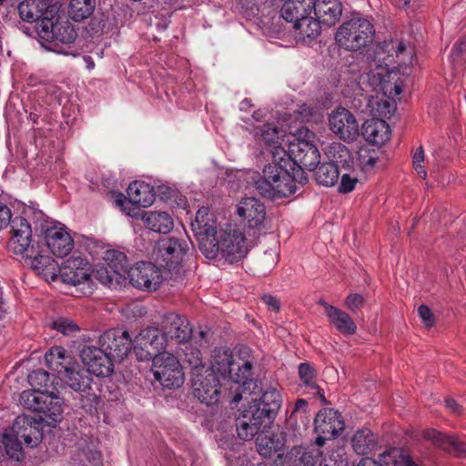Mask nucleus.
I'll use <instances>...</instances> for the list:
<instances>
[{"label": "nucleus", "mask_w": 466, "mask_h": 466, "mask_svg": "<svg viewBox=\"0 0 466 466\" xmlns=\"http://www.w3.org/2000/svg\"><path fill=\"white\" fill-rule=\"evenodd\" d=\"M238 215L247 220L249 228L260 229L264 228L266 208L258 199L245 198L237 209Z\"/></svg>", "instance_id": "nucleus-23"}, {"label": "nucleus", "mask_w": 466, "mask_h": 466, "mask_svg": "<svg viewBox=\"0 0 466 466\" xmlns=\"http://www.w3.org/2000/svg\"><path fill=\"white\" fill-rule=\"evenodd\" d=\"M214 246V256L206 257L214 259L221 256L227 262L233 264L243 259L248 254V246L244 234L238 229H220L216 240L211 243Z\"/></svg>", "instance_id": "nucleus-6"}, {"label": "nucleus", "mask_w": 466, "mask_h": 466, "mask_svg": "<svg viewBox=\"0 0 466 466\" xmlns=\"http://www.w3.org/2000/svg\"><path fill=\"white\" fill-rule=\"evenodd\" d=\"M63 282L77 286L90 280V265L81 257H71L59 267Z\"/></svg>", "instance_id": "nucleus-20"}, {"label": "nucleus", "mask_w": 466, "mask_h": 466, "mask_svg": "<svg viewBox=\"0 0 466 466\" xmlns=\"http://www.w3.org/2000/svg\"><path fill=\"white\" fill-rule=\"evenodd\" d=\"M365 299L364 298L358 293L350 294L345 299V306L350 309L352 312H355L357 309H360L364 305Z\"/></svg>", "instance_id": "nucleus-63"}, {"label": "nucleus", "mask_w": 466, "mask_h": 466, "mask_svg": "<svg viewBox=\"0 0 466 466\" xmlns=\"http://www.w3.org/2000/svg\"><path fill=\"white\" fill-rule=\"evenodd\" d=\"M98 344L115 361H122L131 351L133 339L127 330L110 329L99 337Z\"/></svg>", "instance_id": "nucleus-13"}, {"label": "nucleus", "mask_w": 466, "mask_h": 466, "mask_svg": "<svg viewBox=\"0 0 466 466\" xmlns=\"http://www.w3.org/2000/svg\"><path fill=\"white\" fill-rule=\"evenodd\" d=\"M423 437L432 441L435 446L456 457L466 458V443L456 436L446 435L433 429H428L424 431Z\"/></svg>", "instance_id": "nucleus-24"}, {"label": "nucleus", "mask_w": 466, "mask_h": 466, "mask_svg": "<svg viewBox=\"0 0 466 466\" xmlns=\"http://www.w3.org/2000/svg\"><path fill=\"white\" fill-rule=\"evenodd\" d=\"M329 319L332 325L342 334L353 335L357 331V325L352 318L345 311L337 309H329Z\"/></svg>", "instance_id": "nucleus-43"}, {"label": "nucleus", "mask_w": 466, "mask_h": 466, "mask_svg": "<svg viewBox=\"0 0 466 466\" xmlns=\"http://www.w3.org/2000/svg\"><path fill=\"white\" fill-rule=\"evenodd\" d=\"M299 375L301 381L309 388H317L315 382L316 370L309 362L300 363L299 366Z\"/></svg>", "instance_id": "nucleus-59"}, {"label": "nucleus", "mask_w": 466, "mask_h": 466, "mask_svg": "<svg viewBox=\"0 0 466 466\" xmlns=\"http://www.w3.org/2000/svg\"><path fill=\"white\" fill-rule=\"evenodd\" d=\"M315 431L327 437H338L344 430L345 424L340 413L334 409H323L314 419Z\"/></svg>", "instance_id": "nucleus-21"}, {"label": "nucleus", "mask_w": 466, "mask_h": 466, "mask_svg": "<svg viewBox=\"0 0 466 466\" xmlns=\"http://www.w3.org/2000/svg\"><path fill=\"white\" fill-rule=\"evenodd\" d=\"M394 49V44L392 41L378 44H369L364 49L367 61L369 63L374 62L377 66H389L392 62L393 54L391 50Z\"/></svg>", "instance_id": "nucleus-32"}, {"label": "nucleus", "mask_w": 466, "mask_h": 466, "mask_svg": "<svg viewBox=\"0 0 466 466\" xmlns=\"http://www.w3.org/2000/svg\"><path fill=\"white\" fill-rule=\"evenodd\" d=\"M80 357L88 373L96 377H106L113 372L114 359L101 346L85 347L81 350Z\"/></svg>", "instance_id": "nucleus-15"}, {"label": "nucleus", "mask_w": 466, "mask_h": 466, "mask_svg": "<svg viewBox=\"0 0 466 466\" xmlns=\"http://www.w3.org/2000/svg\"><path fill=\"white\" fill-rule=\"evenodd\" d=\"M356 164L364 172L370 171L380 158V147H358Z\"/></svg>", "instance_id": "nucleus-47"}, {"label": "nucleus", "mask_w": 466, "mask_h": 466, "mask_svg": "<svg viewBox=\"0 0 466 466\" xmlns=\"http://www.w3.org/2000/svg\"><path fill=\"white\" fill-rule=\"evenodd\" d=\"M187 251V242L174 237L161 239L154 248L153 258L158 267L163 268L165 279L171 282V285L184 280L182 261Z\"/></svg>", "instance_id": "nucleus-2"}, {"label": "nucleus", "mask_w": 466, "mask_h": 466, "mask_svg": "<svg viewBox=\"0 0 466 466\" xmlns=\"http://www.w3.org/2000/svg\"><path fill=\"white\" fill-rule=\"evenodd\" d=\"M288 132L293 140H289V146L297 144H303L304 146H317L319 138L317 134L309 129L307 126L300 125L299 127L289 125Z\"/></svg>", "instance_id": "nucleus-42"}, {"label": "nucleus", "mask_w": 466, "mask_h": 466, "mask_svg": "<svg viewBox=\"0 0 466 466\" xmlns=\"http://www.w3.org/2000/svg\"><path fill=\"white\" fill-rule=\"evenodd\" d=\"M167 343L159 328L147 327L142 329L133 339L134 352L141 361L154 360L160 357L165 350Z\"/></svg>", "instance_id": "nucleus-8"}, {"label": "nucleus", "mask_w": 466, "mask_h": 466, "mask_svg": "<svg viewBox=\"0 0 466 466\" xmlns=\"http://www.w3.org/2000/svg\"><path fill=\"white\" fill-rule=\"evenodd\" d=\"M321 114L319 110L316 106H308L307 104H303L299 106V107L293 112V114L284 113L281 115L279 119L283 121H289L291 118H294L296 122L299 123H309V122H318L321 118Z\"/></svg>", "instance_id": "nucleus-45"}, {"label": "nucleus", "mask_w": 466, "mask_h": 466, "mask_svg": "<svg viewBox=\"0 0 466 466\" xmlns=\"http://www.w3.org/2000/svg\"><path fill=\"white\" fill-rule=\"evenodd\" d=\"M21 438L16 436L11 430L8 432H5L1 439L6 455L17 461L24 459V452L20 441Z\"/></svg>", "instance_id": "nucleus-48"}, {"label": "nucleus", "mask_w": 466, "mask_h": 466, "mask_svg": "<svg viewBox=\"0 0 466 466\" xmlns=\"http://www.w3.org/2000/svg\"><path fill=\"white\" fill-rule=\"evenodd\" d=\"M104 260L106 264V268L115 274L116 280L118 277L127 278L129 268L127 255L124 252L108 249L105 252Z\"/></svg>", "instance_id": "nucleus-38"}, {"label": "nucleus", "mask_w": 466, "mask_h": 466, "mask_svg": "<svg viewBox=\"0 0 466 466\" xmlns=\"http://www.w3.org/2000/svg\"><path fill=\"white\" fill-rule=\"evenodd\" d=\"M328 154H332L333 158L330 160L337 167L341 166L343 168L350 169L355 163L354 157L349 147H329Z\"/></svg>", "instance_id": "nucleus-54"}, {"label": "nucleus", "mask_w": 466, "mask_h": 466, "mask_svg": "<svg viewBox=\"0 0 466 466\" xmlns=\"http://www.w3.org/2000/svg\"><path fill=\"white\" fill-rule=\"evenodd\" d=\"M211 369L214 374H220L223 379H228L231 371L235 370L236 362L233 358V354L228 348H216L211 355Z\"/></svg>", "instance_id": "nucleus-29"}, {"label": "nucleus", "mask_w": 466, "mask_h": 466, "mask_svg": "<svg viewBox=\"0 0 466 466\" xmlns=\"http://www.w3.org/2000/svg\"><path fill=\"white\" fill-rule=\"evenodd\" d=\"M251 402L259 406L263 410L270 409L269 411L277 416L282 404V396L277 389L268 387L262 390L259 397L253 399Z\"/></svg>", "instance_id": "nucleus-40"}, {"label": "nucleus", "mask_w": 466, "mask_h": 466, "mask_svg": "<svg viewBox=\"0 0 466 466\" xmlns=\"http://www.w3.org/2000/svg\"><path fill=\"white\" fill-rule=\"evenodd\" d=\"M47 367L59 377L72 366H77L73 358L63 347H54L45 355Z\"/></svg>", "instance_id": "nucleus-30"}, {"label": "nucleus", "mask_w": 466, "mask_h": 466, "mask_svg": "<svg viewBox=\"0 0 466 466\" xmlns=\"http://www.w3.org/2000/svg\"><path fill=\"white\" fill-rule=\"evenodd\" d=\"M390 127L384 119L372 117L361 127V136L372 146H384L390 137Z\"/></svg>", "instance_id": "nucleus-25"}, {"label": "nucleus", "mask_w": 466, "mask_h": 466, "mask_svg": "<svg viewBox=\"0 0 466 466\" xmlns=\"http://www.w3.org/2000/svg\"><path fill=\"white\" fill-rule=\"evenodd\" d=\"M375 35L373 25L366 18L353 16L338 28L335 40L339 46L350 51H361L371 44Z\"/></svg>", "instance_id": "nucleus-3"}, {"label": "nucleus", "mask_w": 466, "mask_h": 466, "mask_svg": "<svg viewBox=\"0 0 466 466\" xmlns=\"http://www.w3.org/2000/svg\"><path fill=\"white\" fill-rule=\"evenodd\" d=\"M314 14L323 25L332 26L341 17L342 3L340 0H314Z\"/></svg>", "instance_id": "nucleus-28"}, {"label": "nucleus", "mask_w": 466, "mask_h": 466, "mask_svg": "<svg viewBox=\"0 0 466 466\" xmlns=\"http://www.w3.org/2000/svg\"><path fill=\"white\" fill-rule=\"evenodd\" d=\"M383 96H363L366 107H370V112L376 118H390L396 110V101L392 98V91H389L388 86H381Z\"/></svg>", "instance_id": "nucleus-26"}, {"label": "nucleus", "mask_w": 466, "mask_h": 466, "mask_svg": "<svg viewBox=\"0 0 466 466\" xmlns=\"http://www.w3.org/2000/svg\"><path fill=\"white\" fill-rule=\"evenodd\" d=\"M358 182L359 179L357 177H352L349 174H343L339 184L338 191L340 194H348L355 189Z\"/></svg>", "instance_id": "nucleus-62"}, {"label": "nucleus", "mask_w": 466, "mask_h": 466, "mask_svg": "<svg viewBox=\"0 0 466 466\" xmlns=\"http://www.w3.org/2000/svg\"><path fill=\"white\" fill-rule=\"evenodd\" d=\"M252 375V364L249 361H243L242 364L236 363L235 370L231 371L228 379L238 384L245 385Z\"/></svg>", "instance_id": "nucleus-55"}, {"label": "nucleus", "mask_w": 466, "mask_h": 466, "mask_svg": "<svg viewBox=\"0 0 466 466\" xmlns=\"http://www.w3.org/2000/svg\"><path fill=\"white\" fill-rule=\"evenodd\" d=\"M191 375L194 396L207 405L216 404L220 395V383L218 376L208 368L201 372H191Z\"/></svg>", "instance_id": "nucleus-11"}, {"label": "nucleus", "mask_w": 466, "mask_h": 466, "mask_svg": "<svg viewBox=\"0 0 466 466\" xmlns=\"http://www.w3.org/2000/svg\"><path fill=\"white\" fill-rule=\"evenodd\" d=\"M330 130L340 140L350 144L360 136L359 125L354 115L347 108L339 106L329 116Z\"/></svg>", "instance_id": "nucleus-12"}, {"label": "nucleus", "mask_w": 466, "mask_h": 466, "mask_svg": "<svg viewBox=\"0 0 466 466\" xmlns=\"http://www.w3.org/2000/svg\"><path fill=\"white\" fill-rule=\"evenodd\" d=\"M308 401L304 399H299L296 400L294 409L292 410L288 421L297 426L299 419L301 423L306 425L308 420Z\"/></svg>", "instance_id": "nucleus-56"}, {"label": "nucleus", "mask_w": 466, "mask_h": 466, "mask_svg": "<svg viewBox=\"0 0 466 466\" xmlns=\"http://www.w3.org/2000/svg\"><path fill=\"white\" fill-rule=\"evenodd\" d=\"M418 314L427 328H431L434 325V316L431 312V309L428 306L420 305L418 308Z\"/></svg>", "instance_id": "nucleus-64"}, {"label": "nucleus", "mask_w": 466, "mask_h": 466, "mask_svg": "<svg viewBox=\"0 0 466 466\" xmlns=\"http://www.w3.org/2000/svg\"><path fill=\"white\" fill-rule=\"evenodd\" d=\"M315 4L314 0H285L280 15L285 21L295 25L310 15Z\"/></svg>", "instance_id": "nucleus-27"}, {"label": "nucleus", "mask_w": 466, "mask_h": 466, "mask_svg": "<svg viewBox=\"0 0 466 466\" xmlns=\"http://www.w3.org/2000/svg\"><path fill=\"white\" fill-rule=\"evenodd\" d=\"M37 35L46 42L53 44L55 50L58 53L68 55L69 52L59 46L65 45L70 48V45L73 44L77 36L76 31L64 15L57 12L56 16H46L44 20L35 27Z\"/></svg>", "instance_id": "nucleus-4"}, {"label": "nucleus", "mask_w": 466, "mask_h": 466, "mask_svg": "<svg viewBox=\"0 0 466 466\" xmlns=\"http://www.w3.org/2000/svg\"><path fill=\"white\" fill-rule=\"evenodd\" d=\"M313 175L316 183L326 187L335 186L339 178V167L331 161L321 163Z\"/></svg>", "instance_id": "nucleus-39"}, {"label": "nucleus", "mask_w": 466, "mask_h": 466, "mask_svg": "<svg viewBox=\"0 0 466 466\" xmlns=\"http://www.w3.org/2000/svg\"><path fill=\"white\" fill-rule=\"evenodd\" d=\"M43 421L41 415L36 418L23 414L15 418L10 430L23 439L27 447L34 448L43 439Z\"/></svg>", "instance_id": "nucleus-16"}, {"label": "nucleus", "mask_w": 466, "mask_h": 466, "mask_svg": "<svg viewBox=\"0 0 466 466\" xmlns=\"http://www.w3.org/2000/svg\"><path fill=\"white\" fill-rule=\"evenodd\" d=\"M127 277L133 287L148 291L157 290L165 279L160 267L157 263L147 261H140L135 267L129 268Z\"/></svg>", "instance_id": "nucleus-10"}, {"label": "nucleus", "mask_w": 466, "mask_h": 466, "mask_svg": "<svg viewBox=\"0 0 466 466\" xmlns=\"http://www.w3.org/2000/svg\"><path fill=\"white\" fill-rule=\"evenodd\" d=\"M51 328L66 336L79 330L78 326L73 320L66 318H58L52 321Z\"/></svg>", "instance_id": "nucleus-60"}, {"label": "nucleus", "mask_w": 466, "mask_h": 466, "mask_svg": "<svg viewBox=\"0 0 466 466\" xmlns=\"http://www.w3.org/2000/svg\"><path fill=\"white\" fill-rule=\"evenodd\" d=\"M41 232L44 234L46 244L53 255L64 258L72 250L74 247L73 238L64 228L49 226L45 221V224H41Z\"/></svg>", "instance_id": "nucleus-18"}, {"label": "nucleus", "mask_w": 466, "mask_h": 466, "mask_svg": "<svg viewBox=\"0 0 466 466\" xmlns=\"http://www.w3.org/2000/svg\"><path fill=\"white\" fill-rule=\"evenodd\" d=\"M376 446V437L370 429L359 430L352 437L353 450L360 455L370 453Z\"/></svg>", "instance_id": "nucleus-41"}, {"label": "nucleus", "mask_w": 466, "mask_h": 466, "mask_svg": "<svg viewBox=\"0 0 466 466\" xmlns=\"http://www.w3.org/2000/svg\"><path fill=\"white\" fill-rule=\"evenodd\" d=\"M96 8V0H70L68 17L76 22H81L90 17Z\"/></svg>", "instance_id": "nucleus-44"}, {"label": "nucleus", "mask_w": 466, "mask_h": 466, "mask_svg": "<svg viewBox=\"0 0 466 466\" xmlns=\"http://www.w3.org/2000/svg\"><path fill=\"white\" fill-rule=\"evenodd\" d=\"M320 25H322V23L319 22L317 17L314 18L309 15L293 25V28L300 39L303 41H306L307 39L311 41L317 38L320 34Z\"/></svg>", "instance_id": "nucleus-46"}, {"label": "nucleus", "mask_w": 466, "mask_h": 466, "mask_svg": "<svg viewBox=\"0 0 466 466\" xmlns=\"http://www.w3.org/2000/svg\"><path fill=\"white\" fill-rule=\"evenodd\" d=\"M349 462L344 453L332 451L323 459L320 458L319 466H348Z\"/></svg>", "instance_id": "nucleus-61"}, {"label": "nucleus", "mask_w": 466, "mask_h": 466, "mask_svg": "<svg viewBox=\"0 0 466 466\" xmlns=\"http://www.w3.org/2000/svg\"><path fill=\"white\" fill-rule=\"evenodd\" d=\"M86 371L78 370L77 366H72L66 372L59 376V379L76 392L88 389L93 380L86 374Z\"/></svg>", "instance_id": "nucleus-37"}, {"label": "nucleus", "mask_w": 466, "mask_h": 466, "mask_svg": "<svg viewBox=\"0 0 466 466\" xmlns=\"http://www.w3.org/2000/svg\"><path fill=\"white\" fill-rule=\"evenodd\" d=\"M255 437L256 450L260 456L270 458L278 454V457H281L279 452L284 450L287 441L283 431L269 433L268 431H259Z\"/></svg>", "instance_id": "nucleus-22"}, {"label": "nucleus", "mask_w": 466, "mask_h": 466, "mask_svg": "<svg viewBox=\"0 0 466 466\" xmlns=\"http://www.w3.org/2000/svg\"><path fill=\"white\" fill-rule=\"evenodd\" d=\"M289 466H319L322 452L318 449L309 450L301 446L293 447L288 453Z\"/></svg>", "instance_id": "nucleus-36"}, {"label": "nucleus", "mask_w": 466, "mask_h": 466, "mask_svg": "<svg viewBox=\"0 0 466 466\" xmlns=\"http://www.w3.org/2000/svg\"><path fill=\"white\" fill-rule=\"evenodd\" d=\"M272 163L265 166L263 177L255 188L263 198L274 200L288 198L297 191V183L306 185L305 169L314 172L321 164L319 147H298L297 151L273 147Z\"/></svg>", "instance_id": "nucleus-1"}, {"label": "nucleus", "mask_w": 466, "mask_h": 466, "mask_svg": "<svg viewBox=\"0 0 466 466\" xmlns=\"http://www.w3.org/2000/svg\"><path fill=\"white\" fill-rule=\"evenodd\" d=\"M49 377L50 375L47 371L40 369L32 371L28 375V380L33 387L38 388L37 390H48Z\"/></svg>", "instance_id": "nucleus-58"}, {"label": "nucleus", "mask_w": 466, "mask_h": 466, "mask_svg": "<svg viewBox=\"0 0 466 466\" xmlns=\"http://www.w3.org/2000/svg\"><path fill=\"white\" fill-rule=\"evenodd\" d=\"M28 254H30V251L25 252L22 257L30 260L32 268L38 275H44L45 277L50 276L52 280L56 279V271L58 266L53 258L39 254L35 248L34 256H28Z\"/></svg>", "instance_id": "nucleus-35"}, {"label": "nucleus", "mask_w": 466, "mask_h": 466, "mask_svg": "<svg viewBox=\"0 0 466 466\" xmlns=\"http://www.w3.org/2000/svg\"><path fill=\"white\" fill-rule=\"evenodd\" d=\"M191 229L198 241V248L205 257L214 256V246L211 245L218 236L216 215L208 207H201L191 222Z\"/></svg>", "instance_id": "nucleus-7"}, {"label": "nucleus", "mask_w": 466, "mask_h": 466, "mask_svg": "<svg viewBox=\"0 0 466 466\" xmlns=\"http://www.w3.org/2000/svg\"><path fill=\"white\" fill-rule=\"evenodd\" d=\"M142 220L147 228L151 231L167 234L173 228V219L164 211H147L142 215Z\"/></svg>", "instance_id": "nucleus-34"}, {"label": "nucleus", "mask_w": 466, "mask_h": 466, "mask_svg": "<svg viewBox=\"0 0 466 466\" xmlns=\"http://www.w3.org/2000/svg\"><path fill=\"white\" fill-rule=\"evenodd\" d=\"M181 360L191 368L192 372H201L206 369L202 362L201 351L199 349L192 345L185 346L181 355Z\"/></svg>", "instance_id": "nucleus-50"}, {"label": "nucleus", "mask_w": 466, "mask_h": 466, "mask_svg": "<svg viewBox=\"0 0 466 466\" xmlns=\"http://www.w3.org/2000/svg\"><path fill=\"white\" fill-rule=\"evenodd\" d=\"M152 371L156 380L167 389L179 388L184 382L182 366L172 354H162L153 361Z\"/></svg>", "instance_id": "nucleus-9"}, {"label": "nucleus", "mask_w": 466, "mask_h": 466, "mask_svg": "<svg viewBox=\"0 0 466 466\" xmlns=\"http://www.w3.org/2000/svg\"><path fill=\"white\" fill-rule=\"evenodd\" d=\"M79 393V408L84 410L86 412L94 414L97 412L98 406L101 403L99 395L94 390L92 385L88 386Z\"/></svg>", "instance_id": "nucleus-49"}, {"label": "nucleus", "mask_w": 466, "mask_h": 466, "mask_svg": "<svg viewBox=\"0 0 466 466\" xmlns=\"http://www.w3.org/2000/svg\"><path fill=\"white\" fill-rule=\"evenodd\" d=\"M41 401L40 414L45 420H51L53 422L61 420L64 400L54 391L44 390Z\"/></svg>", "instance_id": "nucleus-31"}, {"label": "nucleus", "mask_w": 466, "mask_h": 466, "mask_svg": "<svg viewBox=\"0 0 466 466\" xmlns=\"http://www.w3.org/2000/svg\"><path fill=\"white\" fill-rule=\"evenodd\" d=\"M269 410H263L259 406L249 402L236 420V427L239 439L251 441L259 431H268L274 423L276 417Z\"/></svg>", "instance_id": "nucleus-5"}, {"label": "nucleus", "mask_w": 466, "mask_h": 466, "mask_svg": "<svg viewBox=\"0 0 466 466\" xmlns=\"http://www.w3.org/2000/svg\"><path fill=\"white\" fill-rule=\"evenodd\" d=\"M17 9L21 19L28 23L35 22L38 26L46 16H56L61 5L58 2L52 3V0H24Z\"/></svg>", "instance_id": "nucleus-17"}, {"label": "nucleus", "mask_w": 466, "mask_h": 466, "mask_svg": "<svg viewBox=\"0 0 466 466\" xmlns=\"http://www.w3.org/2000/svg\"><path fill=\"white\" fill-rule=\"evenodd\" d=\"M159 329L166 343L168 339L177 343H186L191 339L193 333V329L187 317L176 312L163 315Z\"/></svg>", "instance_id": "nucleus-14"}, {"label": "nucleus", "mask_w": 466, "mask_h": 466, "mask_svg": "<svg viewBox=\"0 0 466 466\" xmlns=\"http://www.w3.org/2000/svg\"><path fill=\"white\" fill-rule=\"evenodd\" d=\"M279 254L275 248H269L258 258V267L263 273L270 271L278 263Z\"/></svg>", "instance_id": "nucleus-57"}, {"label": "nucleus", "mask_w": 466, "mask_h": 466, "mask_svg": "<svg viewBox=\"0 0 466 466\" xmlns=\"http://www.w3.org/2000/svg\"><path fill=\"white\" fill-rule=\"evenodd\" d=\"M256 136H259L267 146L270 144L281 146L279 140L284 136V131L273 124L267 123L256 128Z\"/></svg>", "instance_id": "nucleus-52"}, {"label": "nucleus", "mask_w": 466, "mask_h": 466, "mask_svg": "<svg viewBox=\"0 0 466 466\" xmlns=\"http://www.w3.org/2000/svg\"><path fill=\"white\" fill-rule=\"evenodd\" d=\"M12 237L9 241V247L15 254L24 256L25 252L30 251L28 256H34L35 247L31 245L32 228L26 218L15 217L11 219Z\"/></svg>", "instance_id": "nucleus-19"}, {"label": "nucleus", "mask_w": 466, "mask_h": 466, "mask_svg": "<svg viewBox=\"0 0 466 466\" xmlns=\"http://www.w3.org/2000/svg\"><path fill=\"white\" fill-rule=\"evenodd\" d=\"M110 13L108 11H97L91 18L88 25V32L92 35H101L110 26Z\"/></svg>", "instance_id": "nucleus-51"}, {"label": "nucleus", "mask_w": 466, "mask_h": 466, "mask_svg": "<svg viewBox=\"0 0 466 466\" xmlns=\"http://www.w3.org/2000/svg\"><path fill=\"white\" fill-rule=\"evenodd\" d=\"M42 390H24L20 394V404L26 410H33L40 414L41 401L43 397Z\"/></svg>", "instance_id": "nucleus-53"}, {"label": "nucleus", "mask_w": 466, "mask_h": 466, "mask_svg": "<svg viewBox=\"0 0 466 466\" xmlns=\"http://www.w3.org/2000/svg\"><path fill=\"white\" fill-rule=\"evenodd\" d=\"M153 191L154 187L148 184L137 181L131 183L127 190L130 202L143 208L149 207L154 203L156 193Z\"/></svg>", "instance_id": "nucleus-33"}]
</instances>
